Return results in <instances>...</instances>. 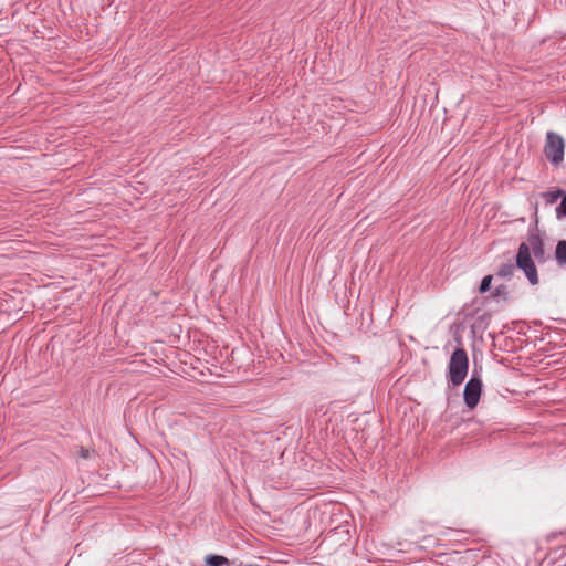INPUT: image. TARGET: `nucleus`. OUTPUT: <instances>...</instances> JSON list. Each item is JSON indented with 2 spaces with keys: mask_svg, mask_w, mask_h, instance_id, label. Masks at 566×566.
I'll return each mask as SVG.
<instances>
[{
  "mask_svg": "<svg viewBox=\"0 0 566 566\" xmlns=\"http://www.w3.org/2000/svg\"><path fill=\"white\" fill-rule=\"evenodd\" d=\"M555 258L559 264H566V241L560 240L556 245Z\"/></svg>",
  "mask_w": 566,
  "mask_h": 566,
  "instance_id": "423d86ee",
  "label": "nucleus"
},
{
  "mask_svg": "<svg viewBox=\"0 0 566 566\" xmlns=\"http://www.w3.org/2000/svg\"><path fill=\"white\" fill-rule=\"evenodd\" d=\"M565 143L560 135L548 132L544 154L546 158L554 165H559L564 160Z\"/></svg>",
  "mask_w": 566,
  "mask_h": 566,
  "instance_id": "20e7f679",
  "label": "nucleus"
},
{
  "mask_svg": "<svg viewBox=\"0 0 566 566\" xmlns=\"http://www.w3.org/2000/svg\"><path fill=\"white\" fill-rule=\"evenodd\" d=\"M507 294H509L507 286L501 284V285L495 287V290L492 293V296H494V297H502L504 301H506L507 300Z\"/></svg>",
  "mask_w": 566,
  "mask_h": 566,
  "instance_id": "1a4fd4ad",
  "label": "nucleus"
},
{
  "mask_svg": "<svg viewBox=\"0 0 566 566\" xmlns=\"http://www.w3.org/2000/svg\"><path fill=\"white\" fill-rule=\"evenodd\" d=\"M492 283V275H486L482 279L480 284V292L485 293L490 290Z\"/></svg>",
  "mask_w": 566,
  "mask_h": 566,
  "instance_id": "9b49d317",
  "label": "nucleus"
},
{
  "mask_svg": "<svg viewBox=\"0 0 566 566\" xmlns=\"http://www.w3.org/2000/svg\"><path fill=\"white\" fill-rule=\"evenodd\" d=\"M482 392V380L479 376L473 375L465 384L463 391L464 403L469 409H473L480 401Z\"/></svg>",
  "mask_w": 566,
  "mask_h": 566,
  "instance_id": "39448f33",
  "label": "nucleus"
},
{
  "mask_svg": "<svg viewBox=\"0 0 566 566\" xmlns=\"http://www.w3.org/2000/svg\"><path fill=\"white\" fill-rule=\"evenodd\" d=\"M327 509H328V506H327V505H325L324 510H323V511H321V515H325V514H327ZM335 510L340 511L342 509H340V506H339V505H331V510L328 511V514H329V515H334V514H335V512H334Z\"/></svg>",
  "mask_w": 566,
  "mask_h": 566,
  "instance_id": "ddd939ff",
  "label": "nucleus"
},
{
  "mask_svg": "<svg viewBox=\"0 0 566 566\" xmlns=\"http://www.w3.org/2000/svg\"><path fill=\"white\" fill-rule=\"evenodd\" d=\"M556 213L558 217H566V195L562 198L559 206L556 208Z\"/></svg>",
  "mask_w": 566,
  "mask_h": 566,
  "instance_id": "f8f14e48",
  "label": "nucleus"
},
{
  "mask_svg": "<svg viewBox=\"0 0 566 566\" xmlns=\"http://www.w3.org/2000/svg\"><path fill=\"white\" fill-rule=\"evenodd\" d=\"M515 268L512 263H503L500 265L496 274L501 277H511L514 274Z\"/></svg>",
  "mask_w": 566,
  "mask_h": 566,
  "instance_id": "0eeeda50",
  "label": "nucleus"
},
{
  "mask_svg": "<svg viewBox=\"0 0 566 566\" xmlns=\"http://www.w3.org/2000/svg\"><path fill=\"white\" fill-rule=\"evenodd\" d=\"M562 195L563 190L547 191L543 193V197L546 199L548 203H554Z\"/></svg>",
  "mask_w": 566,
  "mask_h": 566,
  "instance_id": "9d476101",
  "label": "nucleus"
},
{
  "mask_svg": "<svg viewBox=\"0 0 566 566\" xmlns=\"http://www.w3.org/2000/svg\"><path fill=\"white\" fill-rule=\"evenodd\" d=\"M531 252L538 263H545L551 259L545 251L544 240L537 228L528 229L527 240L518 245L516 254V266L524 272L532 285H537L539 280Z\"/></svg>",
  "mask_w": 566,
  "mask_h": 566,
  "instance_id": "f257e3e1",
  "label": "nucleus"
},
{
  "mask_svg": "<svg viewBox=\"0 0 566 566\" xmlns=\"http://www.w3.org/2000/svg\"><path fill=\"white\" fill-rule=\"evenodd\" d=\"M468 369L469 358L465 349H454V352L451 354L448 366V377L453 387H458L464 381Z\"/></svg>",
  "mask_w": 566,
  "mask_h": 566,
  "instance_id": "7ed1b4c3",
  "label": "nucleus"
},
{
  "mask_svg": "<svg viewBox=\"0 0 566 566\" xmlns=\"http://www.w3.org/2000/svg\"><path fill=\"white\" fill-rule=\"evenodd\" d=\"M206 563L209 566H223V565H227L229 563V560L226 557L220 556V555H210V556H207Z\"/></svg>",
  "mask_w": 566,
  "mask_h": 566,
  "instance_id": "6e6552de",
  "label": "nucleus"
},
{
  "mask_svg": "<svg viewBox=\"0 0 566 566\" xmlns=\"http://www.w3.org/2000/svg\"><path fill=\"white\" fill-rule=\"evenodd\" d=\"M347 541H349V532L347 530V525L342 524L329 530L321 539V546L324 545L327 551H331L335 543L338 544L335 549L336 558L332 559L331 553L325 557L328 566L346 565V556L349 551L348 545L346 544Z\"/></svg>",
  "mask_w": 566,
  "mask_h": 566,
  "instance_id": "f03ea898",
  "label": "nucleus"
}]
</instances>
